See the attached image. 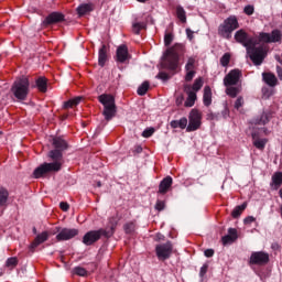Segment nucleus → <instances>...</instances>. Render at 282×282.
I'll list each match as a JSON object with an SVG mask.
<instances>
[{
    "label": "nucleus",
    "mask_w": 282,
    "mask_h": 282,
    "mask_svg": "<svg viewBox=\"0 0 282 282\" xmlns=\"http://www.w3.org/2000/svg\"><path fill=\"white\" fill-rule=\"evenodd\" d=\"M47 156L50 158V160H52V162L43 163L33 171V177H35V180L47 175V173H58V171L63 169L65 160L63 159V154L61 152L50 151Z\"/></svg>",
    "instance_id": "nucleus-1"
},
{
    "label": "nucleus",
    "mask_w": 282,
    "mask_h": 282,
    "mask_svg": "<svg viewBox=\"0 0 282 282\" xmlns=\"http://www.w3.org/2000/svg\"><path fill=\"white\" fill-rule=\"evenodd\" d=\"M182 54H184V44H174L164 52L163 62L161 63L162 67L165 69H176Z\"/></svg>",
    "instance_id": "nucleus-2"
},
{
    "label": "nucleus",
    "mask_w": 282,
    "mask_h": 282,
    "mask_svg": "<svg viewBox=\"0 0 282 282\" xmlns=\"http://www.w3.org/2000/svg\"><path fill=\"white\" fill-rule=\"evenodd\" d=\"M98 100L101 105H104L102 116L107 122L113 120L116 118V113H118V108L116 107V98L109 94H102L98 97Z\"/></svg>",
    "instance_id": "nucleus-3"
},
{
    "label": "nucleus",
    "mask_w": 282,
    "mask_h": 282,
    "mask_svg": "<svg viewBox=\"0 0 282 282\" xmlns=\"http://www.w3.org/2000/svg\"><path fill=\"white\" fill-rule=\"evenodd\" d=\"M238 28L239 20H237V15H230L218 26V34L223 39L230 40L232 39V32L238 30Z\"/></svg>",
    "instance_id": "nucleus-4"
},
{
    "label": "nucleus",
    "mask_w": 282,
    "mask_h": 282,
    "mask_svg": "<svg viewBox=\"0 0 282 282\" xmlns=\"http://www.w3.org/2000/svg\"><path fill=\"white\" fill-rule=\"evenodd\" d=\"M11 91L18 100H25L30 94V79L25 76L18 78L11 87Z\"/></svg>",
    "instance_id": "nucleus-5"
},
{
    "label": "nucleus",
    "mask_w": 282,
    "mask_h": 282,
    "mask_svg": "<svg viewBox=\"0 0 282 282\" xmlns=\"http://www.w3.org/2000/svg\"><path fill=\"white\" fill-rule=\"evenodd\" d=\"M115 227L111 226L108 229H98V230H91L85 234L83 237V243L85 246H93V243H96L100 239V237H106V239H109L110 237H113Z\"/></svg>",
    "instance_id": "nucleus-6"
},
{
    "label": "nucleus",
    "mask_w": 282,
    "mask_h": 282,
    "mask_svg": "<svg viewBox=\"0 0 282 282\" xmlns=\"http://www.w3.org/2000/svg\"><path fill=\"white\" fill-rule=\"evenodd\" d=\"M247 54L253 64L261 65L265 61V56H268V51L263 45L256 46L251 44L247 48Z\"/></svg>",
    "instance_id": "nucleus-7"
},
{
    "label": "nucleus",
    "mask_w": 282,
    "mask_h": 282,
    "mask_svg": "<svg viewBox=\"0 0 282 282\" xmlns=\"http://www.w3.org/2000/svg\"><path fill=\"white\" fill-rule=\"evenodd\" d=\"M155 252L160 261H166V259H170L171 254H173V243H171V241H167L165 243L158 245L155 247Z\"/></svg>",
    "instance_id": "nucleus-8"
},
{
    "label": "nucleus",
    "mask_w": 282,
    "mask_h": 282,
    "mask_svg": "<svg viewBox=\"0 0 282 282\" xmlns=\"http://www.w3.org/2000/svg\"><path fill=\"white\" fill-rule=\"evenodd\" d=\"M270 261V254L263 251H256L251 253L249 263L251 265H265Z\"/></svg>",
    "instance_id": "nucleus-9"
},
{
    "label": "nucleus",
    "mask_w": 282,
    "mask_h": 282,
    "mask_svg": "<svg viewBox=\"0 0 282 282\" xmlns=\"http://www.w3.org/2000/svg\"><path fill=\"white\" fill-rule=\"evenodd\" d=\"M202 127V115H199V111L197 110H192L189 112V122L186 128V131H197Z\"/></svg>",
    "instance_id": "nucleus-10"
},
{
    "label": "nucleus",
    "mask_w": 282,
    "mask_h": 282,
    "mask_svg": "<svg viewBox=\"0 0 282 282\" xmlns=\"http://www.w3.org/2000/svg\"><path fill=\"white\" fill-rule=\"evenodd\" d=\"M241 78V70L239 69H232L230 70L224 78V85L225 87H232L234 85H237Z\"/></svg>",
    "instance_id": "nucleus-11"
},
{
    "label": "nucleus",
    "mask_w": 282,
    "mask_h": 282,
    "mask_svg": "<svg viewBox=\"0 0 282 282\" xmlns=\"http://www.w3.org/2000/svg\"><path fill=\"white\" fill-rule=\"evenodd\" d=\"M235 41L243 45V47L249 48L252 45V40L248 36V33L243 29L238 30L235 33Z\"/></svg>",
    "instance_id": "nucleus-12"
},
{
    "label": "nucleus",
    "mask_w": 282,
    "mask_h": 282,
    "mask_svg": "<svg viewBox=\"0 0 282 282\" xmlns=\"http://www.w3.org/2000/svg\"><path fill=\"white\" fill-rule=\"evenodd\" d=\"M282 35L281 31L273 30L271 33H261L260 34V41L263 43H279L281 41Z\"/></svg>",
    "instance_id": "nucleus-13"
},
{
    "label": "nucleus",
    "mask_w": 282,
    "mask_h": 282,
    "mask_svg": "<svg viewBox=\"0 0 282 282\" xmlns=\"http://www.w3.org/2000/svg\"><path fill=\"white\" fill-rule=\"evenodd\" d=\"M77 235L78 229L64 228L56 235V239L57 241H69V239H74V237H76Z\"/></svg>",
    "instance_id": "nucleus-14"
},
{
    "label": "nucleus",
    "mask_w": 282,
    "mask_h": 282,
    "mask_svg": "<svg viewBox=\"0 0 282 282\" xmlns=\"http://www.w3.org/2000/svg\"><path fill=\"white\" fill-rule=\"evenodd\" d=\"M65 21V14L61 12H52L42 22V25H54V23H63Z\"/></svg>",
    "instance_id": "nucleus-15"
},
{
    "label": "nucleus",
    "mask_w": 282,
    "mask_h": 282,
    "mask_svg": "<svg viewBox=\"0 0 282 282\" xmlns=\"http://www.w3.org/2000/svg\"><path fill=\"white\" fill-rule=\"evenodd\" d=\"M184 91L187 94V98L185 101V107H193L195 105V100H197V93L192 91L191 85H184Z\"/></svg>",
    "instance_id": "nucleus-16"
},
{
    "label": "nucleus",
    "mask_w": 282,
    "mask_h": 282,
    "mask_svg": "<svg viewBox=\"0 0 282 282\" xmlns=\"http://www.w3.org/2000/svg\"><path fill=\"white\" fill-rule=\"evenodd\" d=\"M129 58H130L129 48L127 47V45L122 44V45L118 46L117 62L118 63H127V61H129Z\"/></svg>",
    "instance_id": "nucleus-17"
},
{
    "label": "nucleus",
    "mask_w": 282,
    "mask_h": 282,
    "mask_svg": "<svg viewBox=\"0 0 282 282\" xmlns=\"http://www.w3.org/2000/svg\"><path fill=\"white\" fill-rule=\"evenodd\" d=\"M53 147L55 149L51 151H57L63 156V151H67V141L61 137H55L53 138Z\"/></svg>",
    "instance_id": "nucleus-18"
},
{
    "label": "nucleus",
    "mask_w": 282,
    "mask_h": 282,
    "mask_svg": "<svg viewBox=\"0 0 282 282\" xmlns=\"http://www.w3.org/2000/svg\"><path fill=\"white\" fill-rule=\"evenodd\" d=\"M47 239H50V234L47 231H43L42 234L37 235L34 241L31 243L30 250L39 248V246H41V243H45Z\"/></svg>",
    "instance_id": "nucleus-19"
},
{
    "label": "nucleus",
    "mask_w": 282,
    "mask_h": 282,
    "mask_svg": "<svg viewBox=\"0 0 282 282\" xmlns=\"http://www.w3.org/2000/svg\"><path fill=\"white\" fill-rule=\"evenodd\" d=\"M173 186V177L166 176L163 178L159 185V193L161 195H166L169 193V188Z\"/></svg>",
    "instance_id": "nucleus-20"
},
{
    "label": "nucleus",
    "mask_w": 282,
    "mask_h": 282,
    "mask_svg": "<svg viewBox=\"0 0 282 282\" xmlns=\"http://www.w3.org/2000/svg\"><path fill=\"white\" fill-rule=\"evenodd\" d=\"M238 237L239 236L237 235V229L229 228L228 229V235L223 237L224 246H228V243H235V241H237Z\"/></svg>",
    "instance_id": "nucleus-21"
},
{
    "label": "nucleus",
    "mask_w": 282,
    "mask_h": 282,
    "mask_svg": "<svg viewBox=\"0 0 282 282\" xmlns=\"http://www.w3.org/2000/svg\"><path fill=\"white\" fill-rule=\"evenodd\" d=\"M282 185V172H275L271 177V191H279Z\"/></svg>",
    "instance_id": "nucleus-22"
},
{
    "label": "nucleus",
    "mask_w": 282,
    "mask_h": 282,
    "mask_svg": "<svg viewBox=\"0 0 282 282\" xmlns=\"http://www.w3.org/2000/svg\"><path fill=\"white\" fill-rule=\"evenodd\" d=\"M203 102L205 107H210V105H213V90L210 89V86L204 87Z\"/></svg>",
    "instance_id": "nucleus-23"
},
{
    "label": "nucleus",
    "mask_w": 282,
    "mask_h": 282,
    "mask_svg": "<svg viewBox=\"0 0 282 282\" xmlns=\"http://www.w3.org/2000/svg\"><path fill=\"white\" fill-rule=\"evenodd\" d=\"M262 78L269 87H276V83H279V79H276V76L272 73H263Z\"/></svg>",
    "instance_id": "nucleus-24"
},
{
    "label": "nucleus",
    "mask_w": 282,
    "mask_h": 282,
    "mask_svg": "<svg viewBox=\"0 0 282 282\" xmlns=\"http://www.w3.org/2000/svg\"><path fill=\"white\" fill-rule=\"evenodd\" d=\"M268 122H270V111H263L252 120V124H268Z\"/></svg>",
    "instance_id": "nucleus-25"
},
{
    "label": "nucleus",
    "mask_w": 282,
    "mask_h": 282,
    "mask_svg": "<svg viewBox=\"0 0 282 282\" xmlns=\"http://www.w3.org/2000/svg\"><path fill=\"white\" fill-rule=\"evenodd\" d=\"M105 63H107V45L104 44L98 52V65L105 67Z\"/></svg>",
    "instance_id": "nucleus-26"
},
{
    "label": "nucleus",
    "mask_w": 282,
    "mask_h": 282,
    "mask_svg": "<svg viewBox=\"0 0 282 282\" xmlns=\"http://www.w3.org/2000/svg\"><path fill=\"white\" fill-rule=\"evenodd\" d=\"M93 11H94V4L91 3H84L77 8V14H79V17H84V14H87Z\"/></svg>",
    "instance_id": "nucleus-27"
},
{
    "label": "nucleus",
    "mask_w": 282,
    "mask_h": 282,
    "mask_svg": "<svg viewBox=\"0 0 282 282\" xmlns=\"http://www.w3.org/2000/svg\"><path fill=\"white\" fill-rule=\"evenodd\" d=\"M241 85L239 86H227L226 88V94L227 96H229L230 98H237V96H239V94H241Z\"/></svg>",
    "instance_id": "nucleus-28"
},
{
    "label": "nucleus",
    "mask_w": 282,
    "mask_h": 282,
    "mask_svg": "<svg viewBox=\"0 0 282 282\" xmlns=\"http://www.w3.org/2000/svg\"><path fill=\"white\" fill-rule=\"evenodd\" d=\"M187 124H188V119H186V118H182V119H180L178 121H177V120H173V121H171V123H170V126L172 127V129H177V128H180V129H186Z\"/></svg>",
    "instance_id": "nucleus-29"
},
{
    "label": "nucleus",
    "mask_w": 282,
    "mask_h": 282,
    "mask_svg": "<svg viewBox=\"0 0 282 282\" xmlns=\"http://www.w3.org/2000/svg\"><path fill=\"white\" fill-rule=\"evenodd\" d=\"M8 197H10L8 189L0 187V206H8Z\"/></svg>",
    "instance_id": "nucleus-30"
},
{
    "label": "nucleus",
    "mask_w": 282,
    "mask_h": 282,
    "mask_svg": "<svg viewBox=\"0 0 282 282\" xmlns=\"http://www.w3.org/2000/svg\"><path fill=\"white\" fill-rule=\"evenodd\" d=\"M36 87L40 91L45 94L47 91V78L45 77H40L36 79Z\"/></svg>",
    "instance_id": "nucleus-31"
},
{
    "label": "nucleus",
    "mask_w": 282,
    "mask_h": 282,
    "mask_svg": "<svg viewBox=\"0 0 282 282\" xmlns=\"http://www.w3.org/2000/svg\"><path fill=\"white\" fill-rule=\"evenodd\" d=\"M245 208H248V203H243L240 206H236L231 213V217H234V219H237V217L241 216V213H243Z\"/></svg>",
    "instance_id": "nucleus-32"
},
{
    "label": "nucleus",
    "mask_w": 282,
    "mask_h": 282,
    "mask_svg": "<svg viewBox=\"0 0 282 282\" xmlns=\"http://www.w3.org/2000/svg\"><path fill=\"white\" fill-rule=\"evenodd\" d=\"M83 100V97H75L73 99H69L64 104V109H72V107H76V105H79Z\"/></svg>",
    "instance_id": "nucleus-33"
},
{
    "label": "nucleus",
    "mask_w": 282,
    "mask_h": 282,
    "mask_svg": "<svg viewBox=\"0 0 282 282\" xmlns=\"http://www.w3.org/2000/svg\"><path fill=\"white\" fill-rule=\"evenodd\" d=\"M203 87H204V78L198 77L195 79L193 86H191V89L192 91L197 94V91H199V89H202Z\"/></svg>",
    "instance_id": "nucleus-34"
},
{
    "label": "nucleus",
    "mask_w": 282,
    "mask_h": 282,
    "mask_svg": "<svg viewBox=\"0 0 282 282\" xmlns=\"http://www.w3.org/2000/svg\"><path fill=\"white\" fill-rule=\"evenodd\" d=\"M140 30H147V22H133L132 32L134 34H140Z\"/></svg>",
    "instance_id": "nucleus-35"
},
{
    "label": "nucleus",
    "mask_w": 282,
    "mask_h": 282,
    "mask_svg": "<svg viewBox=\"0 0 282 282\" xmlns=\"http://www.w3.org/2000/svg\"><path fill=\"white\" fill-rule=\"evenodd\" d=\"M176 17L182 23H186V11L182 8V6L176 7Z\"/></svg>",
    "instance_id": "nucleus-36"
},
{
    "label": "nucleus",
    "mask_w": 282,
    "mask_h": 282,
    "mask_svg": "<svg viewBox=\"0 0 282 282\" xmlns=\"http://www.w3.org/2000/svg\"><path fill=\"white\" fill-rule=\"evenodd\" d=\"M149 82H143L142 85L139 86L137 94L139 96H145L147 93L149 91Z\"/></svg>",
    "instance_id": "nucleus-37"
},
{
    "label": "nucleus",
    "mask_w": 282,
    "mask_h": 282,
    "mask_svg": "<svg viewBox=\"0 0 282 282\" xmlns=\"http://www.w3.org/2000/svg\"><path fill=\"white\" fill-rule=\"evenodd\" d=\"M73 274H77V276H87V269L83 267H75L73 269Z\"/></svg>",
    "instance_id": "nucleus-38"
},
{
    "label": "nucleus",
    "mask_w": 282,
    "mask_h": 282,
    "mask_svg": "<svg viewBox=\"0 0 282 282\" xmlns=\"http://www.w3.org/2000/svg\"><path fill=\"white\" fill-rule=\"evenodd\" d=\"M267 143H268V140L265 139H258L253 141V145L256 149H265Z\"/></svg>",
    "instance_id": "nucleus-39"
},
{
    "label": "nucleus",
    "mask_w": 282,
    "mask_h": 282,
    "mask_svg": "<svg viewBox=\"0 0 282 282\" xmlns=\"http://www.w3.org/2000/svg\"><path fill=\"white\" fill-rule=\"evenodd\" d=\"M7 268H10V270H13V268H17L19 265V260L17 258H9L6 262Z\"/></svg>",
    "instance_id": "nucleus-40"
},
{
    "label": "nucleus",
    "mask_w": 282,
    "mask_h": 282,
    "mask_svg": "<svg viewBox=\"0 0 282 282\" xmlns=\"http://www.w3.org/2000/svg\"><path fill=\"white\" fill-rule=\"evenodd\" d=\"M186 72L195 70V58L189 57L186 65H185Z\"/></svg>",
    "instance_id": "nucleus-41"
},
{
    "label": "nucleus",
    "mask_w": 282,
    "mask_h": 282,
    "mask_svg": "<svg viewBox=\"0 0 282 282\" xmlns=\"http://www.w3.org/2000/svg\"><path fill=\"white\" fill-rule=\"evenodd\" d=\"M174 35L173 33H165L164 35V45L169 47L173 43Z\"/></svg>",
    "instance_id": "nucleus-42"
},
{
    "label": "nucleus",
    "mask_w": 282,
    "mask_h": 282,
    "mask_svg": "<svg viewBox=\"0 0 282 282\" xmlns=\"http://www.w3.org/2000/svg\"><path fill=\"white\" fill-rule=\"evenodd\" d=\"M228 63H230V55L229 53H225L220 58V65H223V67H228Z\"/></svg>",
    "instance_id": "nucleus-43"
},
{
    "label": "nucleus",
    "mask_w": 282,
    "mask_h": 282,
    "mask_svg": "<svg viewBox=\"0 0 282 282\" xmlns=\"http://www.w3.org/2000/svg\"><path fill=\"white\" fill-rule=\"evenodd\" d=\"M124 231L128 234V235H131V232H133L135 230V225L133 223H127L124 226Z\"/></svg>",
    "instance_id": "nucleus-44"
},
{
    "label": "nucleus",
    "mask_w": 282,
    "mask_h": 282,
    "mask_svg": "<svg viewBox=\"0 0 282 282\" xmlns=\"http://www.w3.org/2000/svg\"><path fill=\"white\" fill-rule=\"evenodd\" d=\"M245 14H247L248 17H252V14H254V6H246L243 9Z\"/></svg>",
    "instance_id": "nucleus-45"
},
{
    "label": "nucleus",
    "mask_w": 282,
    "mask_h": 282,
    "mask_svg": "<svg viewBox=\"0 0 282 282\" xmlns=\"http://www.w3.org/2000/svg\"><path fill=\"white\" fill-rule=\"evenodd\" d=\"M243 98L241 96H239L236 101H235V109H241V107H243Z\"/></svg>",
    "instance_id": "nucleus-46"
},
{
    "label": "nucleus",
    "mask_w": 282,
    "mask_h": 282,
    "mask_svg": "<svg viewBox=\"0 0 282 282\" xmlns=\"http://www.w3.org/2000/svg\"><path fill=\"white\" fill-rule=\"evenodd\" d=\"M153 133H155V129L149 128V129H145V130L142 132V137H143V138H151V135H153Z\"/></svg>",
    "instance_id": "nucleus-47"
},
{
    "label": "nucleus",
    "mask_w": 282,
    "mask_h": 282,
    "mask_svg": "<svg viewBox=\"0 0 282 282\" xmlns=\"http://www.w3.org/2000/svg\"><path fill=\"white\" fill-rule=\"evenodd\" d=\"M186 75H185V80L187 83H191V80H193V78H195V70H186Z\"/></svg>",
    "instance_id": "nucleus-48"
},
{
    "label": "nucleus",
    "mask_w": 282,
    "mask_h": 282,
    "mask_svg": "<svg viewBox=\"0 0 282 282\" xmlns=\"http://www.w3.org/2000/svg\"><path fill=\"white\" fill-rule=\"evenodd\" d=\"M165 207H166V204L164 203V200H158L155 204L156 210H164Z\"/></svg>",
    "instance_id": "nucleus-49"
},
{
    "label": "nucleus",
    "mask_w": 282,
    "mask_h": 282,
    "mask_svg": "<svg viewBox=\"0 0 282 282\" xmlns=\"http://www.w3.org/2000/svg\"><path fill=\"white\" fill-rule=\"evenodd\" d=\"M254 221H257V218H254V216H248L243 219V224H246V225H250Z\"/></svg>",
    "instance_id": "nucleus-50"
},
{
    "label": "nucleus",
    "mask_w": 282,
    "mask_h": 282,
    "mask_svg": "<svg viewBox=\"0 0 282 282\" xmlns=\"http://www.w3.org/2000/svg\"><path fill=\"white\" fill-rule=\"evenodd\" d=\"M59 208H62L64 213H67V210H69V204L67 202H62L59 203Z\"/></svg>",
    "instance_id": "nucleus-51"
},
{
    "label": "nucleus",
    "mask_w": 282,
    "mask_h": 282,
    "mask_svg": "<svg viewBox=\"0 0 282 282\" xmlns=\"http://www.w3.org/2000/svg\"><path fill=\"white\" fill-rule=\"evenodd\" d=\"M207 120H219V115L214 113V112H209L207 115Z\"/></svg>",
    "instance_id": "nucleus-52"
},
{
    "label": "nucleus",
    "mask_w": 282,
    "mask_h": 282,
    "mask_svg": "<svg viewBox=\"0 0 282 282\" xmlns=\"http://www.w3.org/2000/svg\"><path fill=\"white\" fill-rule=\"evenodd\" d=\"M206 272H208V264H204V265L200 268L199 276H205V275H206Z\"/></svg>",
    "instance_id": "nucleus-53"
},
{
    "label": "nucleus",
    "mask_w": 282,
    "mask_h": 282,
    "mask_svg": "<svg viewBox=\"0 0 282 282\" xmlns=\"http://www.w3.org/2000/svg\"><path fill=\"white\" fill-rule=\"evenodd\" d=\"M156 78H160L161 80H169V74H166V73H159L156 75Z\"/></svg>",
    "instance_id": "nucleus-54"
},
{
    "label": "nucleus",
    "mask_w": 282,
    "mask_h": 282,
    "mask_svg": "<svg viewBox=\"0 0 282 282\" xmlns=\"http://www.w3.org/2000/svg\"><path fill=\"white\" fill-rule=\"evenodd\" d=\"M195 32L191 29H186V35L189 41H193Z\"/></svg>",
    "instance_id": "nucleus-55"
},
{
    "label": "nucleus",
    "mask_w": 282,
    "mask_h": 282,
    "mask_svg": "<svg viewBox=\"0 0 282 282\" xmlns=\"http://www.w3.org/2000/svg\"><path fill=\"white\" fill-rule=\"evenodd\" d=\"M204 254H205V257H207V258L214 257L215 250H213V249H207V250H205Z\"/></svg>",
    "instance_id": "nucleus-56"
},
{
    "label": "nucleus",
    "mask_w": 282,
    "mask_h": 282,
    "mask_svg": "<svg viewBox=\"0 0 282 282\" xmlns=\"http://www.w3.org/2000/svg\"><path fill=\"white\" fill-rule=\"evenodd\" d=\"M278 61H279V63L282 64V61H281V59H278ZM276 72H278V77H279V79L282 80V67L278 66V67H276Z\"/></svg>",
    "instance_id": "nucleus-57"
},
{
    "label": "nucleus",
    "mask_w": 282,
    "mask_h": 282,
    "mask_svg": "<svg viewBox=\"0 0 282 282\" xmlns=\"http://www.w3.org/2000/svg\"><path fill=\"white\" fill-rule=\"evenodd\" d=\"M221 116H223V118H228V116H230V110H228V108H225V109L221 111Z\"/></svg>",
    "instance_id": "nucleus-58"
},
{
    "label": "nucleus",
    "mask_w": 282,
    "mask_h": 282,
    "mask_svg": "<svg viewBox=\"0 0 282 282\" xmlns=\"http://www.w3.org/2000/svg\"><path fill=\"white\" fill-rule=\"evenodd\" d=\"M162 240H164V235L158 234L156 235V241H162Z\"/></svg>",
    "instance_id": "nucleus-59"
},
{
    "label": "nucleus",
    "mask_w": 282,
    "mask_h": 282,
    "mask_svg": "<svg viewBox=\"0 0 282 282\" xmlns=\"http://www.w3.org/2000/svg\"><path fill=\"white\" fill-rule=\"evenodd\" d=\"M272 249H273V250H279V243H273V245H272Z\"/></svg>",
    "instance_id": "nucleus-60"
},
{
    "label": "nucleus",
    "mask_w": 282,
    "mask_h": 282,
    "mask_svg": "<svg viewBox=\"0 0 282 282\" xmlns=\"http://www.w3.org/2000/svg\"><path fill=\"white\" fill-rule=\"evenodd\" d=\"M137 152H138V153H142V147H139V148L137 149Z\"/></svg>",
    "instance_id": "nucleus-61"
},
{
    "label": "nucleus",
    "mask_w": 282,
    "mask_h": 282,
    "mask_svg": "<svg viewBox=\"0 0 282 282\" xmlns=\"http://www.w3.org/2000/svg\"><path fill=\"white\" fill-rule=\"evenodd\" d=\"M97 186H98V188H100V186H102V183H100V181H98Z\"/></svg>",
    "instance_id": "nucleus-62"
},
{
    "label": "nucleus",
    "mask_w": 282,
    "mask_h": 282,
    "mask_svg": "<svg viewBox=\"0 0 282 282\" xmlns=\"http://www.w3.org/2000/svg\"><path fill=\"white\" fill-rule=\"evenodd\" d=\"M137 1H139L140 3H144V1H148V0H137Z\"/></svg>",
    "instance_id": "nucleus-63"
}]
</instances>
